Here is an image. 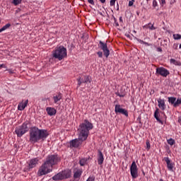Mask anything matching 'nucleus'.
I'll return each instance as SVG.
<instances>
[{"mask_svg": "<svg viewBox=\"0 0 181 181\" xmlns=\"http://www.w3.org/2000/svg\"><path fill=\"white\" fill-rule=\"evenodd\" d=\"M94 128L93 123L90 122L88 119H85L82 122L78 129V139L71 140L69 142L70 148H80L81 145H83L84 141H87L90 131Z\"/></svg>", "mask_w": 181, "mask_h": 181, "instance_id": "obj_1", "label": "nucleus"}, {"mask_svg": "<svg viewBox=\"0 0 181 181\" xmlns=\"http://www.w3.org/2000/svg\"><path fill=\"white\" fill-rule=\"evenodd\" d=\"M61 158L57 154L48 155L44 163L37 171V176H43L53 172V167L60 162Z\"/></svg>", "mask_w": 181, "mask_h": 181, "instance_id": "obj_2", "label": "nucleus"}, {"mask_svg": "<svg viewBox=\"0 0 181 181\" xmlns=\"http://www.w3.org/2000/svg\"><path fill=\"white\" fill-rule=\"evenodd\" d=\"M49 136V132L47 129H39L37 127L30 128L29 142L37 144L40 141H45Z\"/></svg>", "mask_w": 181, "mask_h": 181, "instance_id": "obj_3", "label": "nucleus"}, {"mask_svg": "<svg viewBox=\"0 0 181 181\" xmlns=\"http://www.w3.org/2000/svg\"><path fill=\"white\" fill-rule=\"evenodd\" d=\"M52 57L57 60L62 61L67 57V49L64 46L57 47L52 52Z\"/></svg>", "mask_w": 181, "mask_h": 181, "instance_id": "obj_4", "label": "nucleus"}, {"mask_svg": "<svg viewBox=\"0 0 181 181\" xmlns=\"http://www.w3.org/2000/svg\"><path fill=\"white\" fill-rule=\"evenodd\" d=\"M29 125V122L26 121L22 124V125L18 126L15 129V133L17 134V136L18 138H22L28 131H29V127H28Z\"/></svg>", "mask_w": 181, "mask_h": 181, "instance_id": "obj_5", "label": "nucleus"}, {"mask_svg": "<svg viewBox=\"0 0 181 181\" xmlns=\"http://www.w3.org/2000/svg\"><path fill=\"white\" fill-rule=\"evenodd\" d=\"M71 177V170H64V171L57 173V175L52 177V180H63L64 179H69Z\"/></svg>", "mask_w": 181, "mask_h": 181, "instance_id": "obj_6", "label": "nucleus"}, {"mask_svg": "<svg viewBox=\"0 0 181 181\" xmlns=\"http://www.w3.org/2000/svg\"><path fill=\"white\" fill-rule=\"evenodd\" d=\"M99 49L103 50L104 56L108 57L110 56V49H108V45L107 42H104L103 41H99V44L98 45Z\"/></svg>", "mask_w": 181, "mask_h": 181, "instance_id": "obj_7", "label": "nucleus"}, {"mask_svg": "<svg viewBox=\"0 0 181 181\" xmlns=\"http://www.w3.org/2000/svg\"><path fill=\"white\" fill-rule=\"evenodd\" d=\"M115 114H122V115H124V117H129L128 110H127V109L122 108L119 104L115 105Z\"/></svg>", "mask_w": 181, "mask_h": 181, "instance_id": "obj_8", "label": "nucleus"}, {"mask_svg": "<svg viewBox=\"0 0 181 181\" xmlns=\"http://www.w3.org/2000/svg\"><path fill=\"white\" fill-rule=\"evenodd\" d=\"M170 74V72L164 67H158L156 71V76H162V77H168Z\"/></svg>", "mask_w": 181, "mask_h": 181, "instance_id": "obj_9", "label": "nucleus"}, {"mask_svg": "<svg viewBox=\"0 0 181 181\" xmlns=\"http://www.w3.org/2000/svg\"><path fill=\"white\" fill-rule=\"evenodd\" d=\"M130 173L133 179H136V177H138V166L135 161H133L130 167Z\"/></svg>", "mask_w": 181, "mask_h": 181, "instance_id": "obj_10", "label": "nucleus"}, {"mask_svg": "<svg viewBox=\"0 0 181 181\" xmlns=\"http://www.w3.org/2000/svg\"><path fill=\"white\" fill-rule=\"evenodd\" d=\"M78 81V86L80 87V86H81V84L83 83H91V76H83L79 77L77 79Z\"/></svg>", "mask_w": 181, "mask_h": 181, "instance_id": "obj_11", "label": "nucleus"}, {"mask_svg": "<svg viewBox=\"0 0 181 181\" xmlns=\"http://www.w3.org/2000/svg\"><path fill=\"white\" fill-rule=\"evenodd\" d=\"M165 162L167 163V168L170 172H173V168H175V163L172 162L169 157L164 158Z\"/></svg>", "mask_w": 181, "mask_h": 181, "instance_id": "obj_12", "label": "nucleus"}, {"mask_svg": "<svg viewBox=\"0 0 181 181\" xmlns=\"http://www.w3.org/2000/svg\"><path fill=\"white\" fill-rule=\"evenodd\" d=\"M39 163L38 158H33L30 160L28 163V169H33V168H36V165Z\"/></svg>", "mask_w": 181, "mask_h": 181, "instance_id": "obj_13", "label": "nucleus"}, {"mask_svg": "<svg viewBox=\"0 0 181 181\" xmlns=\"http://www.w3.org/2000/svg\"><path fill=\"white\" fill-rule=\"evenodd\" d=\"M158 107L161 111L166 110V104L165 103V99L159 98L158 100Z\"/></svg>", "mask_w": 181, "mask_h": 181, "instance_id": "obj_14", "label": "nucleus"}, {"mask_svg": "<svg viewBox=\"0 0 181 181\" xmlns=\"http://www.w3.org/2000/svg\"><path fill=\"white\" fill-rule=\"evenodd\" d=\"M28 103H29V100H22V102H21L18 105V111H23V110H25V108H26V107H28Z\"/></svg>", "mask_w": 181, "mask_h": 181, "instance_id": "obj_15", "label": "nucleus"}, {"mask_svg": "<svg viewBox=\"0 0 181 181\" xmlns=\"http://www.w3.org/2000/svg\"><path fill=\"white\" fill-rule=\"evenodd\" d=\"M46 112L47 113V115H49V117H53V115L57 114V110H56V109H54V107H47L46 108Z\"/></svg>", "mask_w": 181, "mask_h": 181, "instance_id": "obj_16", "label": "nucleus"}, {"mask_svg": "<svg viewBox=\"0 0 181 181\" xmlns=\"http://www.w3.org/2000/svg\"><path fill=\"white\" fill-rule=\"evenodd\" d=\"M83 174V170L81 169H74V179H80L81 175Z\"/></svg>", "mask_w": 181, "mask_h": 181, "instance_id": "obj_17", "label": "nucleus"}, {"mask_svg": "<svg viewBox=\"0 0 181 181\" xmlns=\"http://www.w3.org/2000/svg\"><path fill=\"white\" fill-rule=\"evenodd\" d=\"M98 163L100 165H101L104 163V154H103V152H101V151H98Z\"/></svg>", "mask_w": 181, "mask_h": 181, "instance_id": "obj_18", "label": "nucleus"}, {"mask_svg": "<svg viewBox=\"0 0 181 181\" xmlns=\"http://www.w3.org/2000/svg\"><path fill=\"white\" fill-rule=\"evenodd\" d=\"M88 160H91V157L88 156L87 158H81L79 160V165L81 166H86V165H88Z\"/></svg>", "mask_w": 181, "mask_h": 181, "instance_id": "obj_19", "label": "nucleus"}, {"mask_svg": "<svg viewBox=\"0 0 181 181\" xmlns=\"http://www.w3.org/2000/svg\"><path fill=\"white\" fill-rule=\"evenodd\" d=\"M62 98H63V95L60 93H59L57 95L53 96V100H54V104H57V103H59V101H60V100H62Z\"/></svg>", "mask_w": 181, "mask_h": 181, "instance_id": "obj_20", "label": "nucleus"}, {"mask_svg": "<svg viewBox=\"0 0 181 181\" xmlns=\"http://www.w3.org/2000/svg\"><path fill=\"white\" fill-rule=\"evenodd\" d=\"M154 118H156V121L160 122V124H163V122H162V120L159 118V108H156L154 112Z\"/></svg>", "mask_w": 181, "mask_h": 181, "instance_id": "obj_21", "label": "nucleus"}, {"mask_svg": "<svg viewBox=\"0 0 181 181\" xmlns=\"http://www.w3.org/2000/svg\"><path fill=\"white\" fill-rule=\"evenodd\" d=\"M144 27L147 28L150 30H156V27L153 26V24H152V23H148V25H146Z\"/></svg>", "mask_w": 181, "mask_h": 181, "instance_id": "obj_22", "label": "nucleus"}, {"mask_svg": "<svg viewBox=\"0 0 181 181\" xmlns=\"http://www.w3.org/2000/svg\"><path fill=\"white\" fill-rule=\"evenodd\" d=\"M168 103H170V104H172V105H173V107H175V104L176 103V98L168 97Z\"/></svg>", "mask_w": 181, "mask_h": 181, "instance_id": "obj_23", "label": "nucleus"}, {"mask_svg": "<svg viewBox=\"0 0 181 181\" xmlns=\"http://www.w3.org/2000/svg\"><path fill=\"white\" fill-rule=\"evenodd\" d=\"M11 4H13V5L15 6H18V5L22 4V0H13Z\"/></svg>", "mask_w": 181, "mask_h": 181, "instance_id": "obj_24", "label": "nucleus"}, {"mask_svg": "<svg viewBox=\"0 0 181 181\" xmlns=\"http://www.w3.org/2000/svg\"><path fill=\"white\" fill-rule=\"evenodd\" d=\"M167 142H168V145H170V146H173V145H175V139H173L172 138L167 140Z\"/></svg>", "mask_w": 181, "mask_h": 181, "instance_id": "obj_25", "label": "nucleus"}, {"mask_svg": "<svg viewBox=\"0 0 181 181\" xmlns=\"http://www.w3.org/2000/svg\"><path fill=\"white\" fill-rule=\"evenodd\" d=\"M10 28H11V23H7L1 28V30L4 32L6 30V29H9Z\"/></svg>", "mask_w": 181, "mask_h": 181, "instance_id": "obj_26", "label": "nucleus"}, {"mask_svg": "<svg viewBox=\"0 0 181 181\" xmlns=\"http://www.w3.org/2000/svg\"><path fill=\"white\" fill-rule=\"evenodd\" d=\"M181 104V98L180 99H177L176 101H175V103H174V107L176 108V107H179V105H180Z\"/></svg>", "mask_w": 181, "mask_h": 181, "instance_id": "obj_27", "label": "nucleus"}, {"mask_svg": "<svg viewBox=\"0 0 181 181\" xmlns=\"http://www.w3.org/2000/svg\"><path fill=\"white\" fill-rule=\"evenodd\" d=\"M173 37L175 40H180L181 39V35L180 34H174Z\"/></svg>", "mask_w": 181, "mask_h": 181, "instance_id": "obj_28", "label": "nucleus"}, {"mask_svg": "<svg viewBox=\"0 0 181 181\" xmlns=\"http://www.w3.org/2000/svg\"><path fill=\"white\" fill-rule=\"evenodd\" d=\"M146 149L147 151H149L151 149V143L149 142V140L146 141Z\"/></svg>", "mask_w": 181, "mask_h": 181, "instance_id": "obj_29", "label": "nucleus"}, {"mask_svg": "<svg viewBox=\"0 0 181 181\" xmlns=\"http://www.w3.org/2000/svg\"><path fill=\"white\" fill-rule=\"evenodd\" d=\"M113 20H114V23H115L116 28H118V26H119V24L118 23V21H117V18L113 16Z\"/></svg>", "mask_w": 181, "mask_h": 181, "instance_id": "obj_30", "label": "nucleus"}, {"mask_svg": "<svg viewBox=\"0 0 181 181\" xmlns=\"http://www.w3.org/2000/svg\"><path fill=\"white\" fill-rule=\"evenodd\" d=\"M153 8H156V6H158V1H156V0L153 1Z\"/></svg>", "mask_w": 181, "mask_h": 181, "instance_id": "obj_31", "label": "nucleus"}, {"mask_svg": "<svg viewBox=\"0 0 181 181\" xmlns=\"http://www.w3.org/2000/svg\"><path fill=\"white\" fill-rule=\"evenodd\" d=\"M97 54H98V57H100V59L103 58V52L99 51L97 52Z\"/></svg>", "mask_w": 181, "mask_h": 181, "instance_id": "obj_32", "label": "nucleus"}, {"mask_svg": "<svg viewBox=\"0 0 181 181\" xmlns=\"http://www.w3.org/2000/svg\"><path fill=\"white\" fill-rule=\"evenodd\" d=\"M117 0H110V6H114L115 5V1Z\"/></svg>", "mask_w": 181, "mask_h": 181, "instance_id": "obj_33", "label": "nucleus"}, {"mask_svg": "<svg viewBox=\"0 0 181 181\" xmlns=\"http://www.w3.org/2000/svg\"><path fill=\"white\" fill-rule=\"evenodd\" d=\"M134 2H135V0H132L129 2V6H132L134 5Z\"/></svg>", "mask_w": 181, "mask_h": 181, "instance_id": "obj_34", "label": "nucleus"}, {"mask_svg": "<svg viewBox=\"0 0 181 181\" xmlns=\"http://www.w3.org/2000/svg\"><path fill=\"white\" fill-rule=\"evenodd\" d=\"M170 63H173V64H176V60L175 59H170Z\"/></svg>", "mask_w": 181, "mask_h": 181, "instance_id": "obj_35", "label": "nucleus"}, {"mask_svg": "<svg viewBox=\"0 0 181 181\" xmlns=\"http://www.w3.org/2000/svg\"><path fill=\"white\" fill-rule=\"evenodd\" d=\"M88 4H90V5H95L94 0H88Z\"/></svg>", "mask_w": 181, "mask_h": 181, "instance_id": "obj_36", "label": "nucleus"}, {"mask_svg": "<svg viewBox=\"0 0 181 181\" xmlns=\"http://www.w3.org/2000/svg\"><path fill=\"white\" fill-rule=\"evenodd\" d=\"M6 71H8L9 74H13V71L12 69H6Z\"/></svg>", "mask_w": 181, "mask_h": 181, "instance_id": "obj_37", "label": "nucleus"}, {"mask_svg": "<svg viewBox=\"0 0 181 181\" xmlns=\"http://www.w3.org/2000/svg\"><path fill=\"white\" fill-rule=\"evenodd\" d=\"M160 5H165V4H166L165 0H160Z\"/></svg>", "mask_w": 181, "mask_h": 181, "instance_id": "obj_38", "label": "nucleus"}, {"mask_svg": "<svg viewBox=\"0 0 181 181\" xmlns=\"http://www.w3.org/2000/svg\"><path fill=\"white\" fill-rule=\"evenodd\" d=\"M95 179L93 177H89L86 181H94Z\"/></svg>", "mask_w": 181, "mask_h": 181, "instance_id": "obj_39", "label": "nucleus"}, {"mask_svg": "<svg viewBox=\"0 0 181 181\" xmlns=\"http://www.w3.org/2000/svg\"><path fill=\"white\" fill-rule=\"evenodd\" d=\"M2 67H4V69H6V66L4 64L0 65V69H2Z\"/></svg>", "mask_w": 181, "mask_h": 181, "instance_id": "obj_40", "label": "nucleus"}, {"mask_svg": "<svg viewBox=\"0 0 181 181\" xmlns=\"http://www.w3.org/2000/svg\"><path fill=\"white\" fill-rule=\"evenodd\" d=\"M178 122L179 124H181V116L178 117Z\"/></svg>", "mask_w": 181, "mask_h": 181, "instance_id": "obj_41", "label": "nucleus"}, {"mask_svg": "<svg viewBox=\"0 0 181 181\" xmlns=\"http://www.w3.org/2000/svg\"><path fill=\"white\" fill-rule=\"evenodd\" d=\"M157 50H158V52H162V48L158 47V48H157Z\"/></svg>", "mask_w": 181, "mask_h": 181, "instance_id": "obj_42", "label": "nucleus"}, {"mask_svg": "<svg viewBox=\"0 0 181 181\" xmlns=\"http://www.w3.org/2000/svg\"><path fill=\"white\" fill-rule=\"evenodd\" d=\"M100 2H101L102 4H105V0H100Z\"/></svg>", "mask_w": 181, "mask_h": 181, "instance_id": "obj_43", "label": "nucleus"}, {"mask_svg": "<svg viewBox=\"0 0 181 181\" xmlns=\"http://www.w3.org/2000/svg\"><path fill=\"white\" fill-rule=\"evenodd\" d=\"M119 97H125V95H124V94H120V95H119Z\"/></svg>", "mask_w": 181, "mask_h": 181, "instance_id": "obj_44", "label": "nucleus"}, {"mask_svg": "<svg viewBox=\"0 0 181 181\" xmlns=\"http://www.w3.org/2000/svg\"><path fill=\"white\" fill-rule=\"evenodd\" d=\"M119 22H122V18L119 17Z\"/></svg>", "mask_w": 181, "mask_h": 181, "instance_id": "obj_45", "label": "nucleus"}, {"mask_svg": "<svg viewBox=\"0 0 181 181\" xmlns=\"http://www.w3.org/2000/svg\"><path fill=\"white\" fill-rule=\"evenodd\" d=\"M115 94H116V95H117L118 97H119V95H120L119 93H118V92H117Z\"/></svg>", "mask_w": 181, "mask_h": 181, "instance_id": "obj_46", "label": "nucleus"}, {"mask_svg": "<svg viewBox=\"0 0 181 181\" xmlns=\"http://www.w3.org/2000/svg\"><path fill=\"white\" fill-rule=\"evenodd\" d=\"M139 42H140V43H145V42H144L143 40H139Z\"/></svg>", "mask_w": 181, "mask_h": 181, "instance_id": "obj_47", "label": "nucleus"}, {"mask_svg": "<svg viewBox=\"0 0 181 181\" xmlns=\"http://www.w3.org/2000/svg\"><path fill=\"white\" fill-rule=\"evenodd\" d=\"M2 32H4V31H3L2 29L1 28V29H0V33H2Z\"/></svg>", "mask_w": 181, "mask_h": 181, "instance_id": "obj_48", "label": "nucleus"}, {"mask_svg": "<svg viewBox=\"0 0 181 181\" xmlns=\"http://www.w3.org/2000/svg\"><path fill=\"white\" fill-rule=\"evenodd\" d=\"M149 1H151V0H146V2L148 3V2H149Z\"/></svg>", "mask_w": 181, "mask_h": 181, "instance_id": "obj_49", "label": "nucleus"}, {"mask_svg": "<svg viewBox=\"0 0 181 181\" xmlns=\"http://www.w3.org/2000/svg\"><path fill=\"white\" fill-rule=\"evenodd\" d=\"M180 49H181V44L180 45V47H179Z\"/></svg>", "mask_w": 181, "mask_h": 181, "instance_id": "obj_50", "label": "nucleus"}, {"mask_svg": "<svg viewBox=\"0 0 181 181\" xmlns=\"http://www.w3.org/2000/svg\"><path fill=\"white\" fill-rule=\"evenodd\" d=\"M159 181H163V179H160V180Z\"/></svg>", "mask_w": 181, "mask_h": 181, "instance_id": "obj_51", "label": "nucleus"}, {"mask_svg": "<svg viewBox=\"0 0 181 181\" xmlns=\"http://www.w3.org/2000/svg\"><path fill=\"white\" fill-rule=\"evenodd\" d=\"M143 173H144V175H145V173H144V172H143Z\"/></svg>", "mask_w": 181, "mask_h": 181, "instance_id": "obj_52", "label": "nucleus"}]
</instances>
